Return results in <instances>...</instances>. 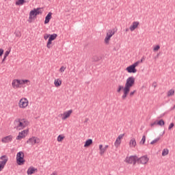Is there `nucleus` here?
Returning a JSON list of instances; mask_svg holds the SVG:
<instances>
[{
    "label": "nucleus",
    "mask_w": 175,
    "mask_h": 175,
    "mask_svg": "<svg viewBox=\"0 0 175 175\" xmlns=\"http://www.w3.org/2000/svg\"><path fill=\"white\" fill-rule=\"evenodd\" d=\"M29 125V121L27 118H18L14 120L13 128L15 131H23Z\"/></svg>",
    "instance_id": "f257e3e1"
},
{
    "label": "nucleus",
    "mask_w": 175,
    "mask_h": 175,
    "mask_svg": "<svg viewBox=\"0 0 175 175\" xmlns=\"http://www.w3.org/2000/svg\"><path fill=\"white\" fill-rule=\"evenodd\" d=\"M31 85V81L29 79H15L12 81V87L14 90H18L21 87H27Z\"/></svg>",
    "instance_id": "f03ea898"
},
{
    "label": "nucleus",
    "mask_w": 175,
    "mask_h": 175,
    "mask_svg": "<svg viewBox=\"0 0 175 175\" xmlns=\"http://www.w3.org/2000/svg\"><path fill=\"white\" fill-rule=\"evenodd\" d=\"M39 14H42V10L40 8H34L31 10L29 14V19L27 20L28 23H33Z\"/></svg>",
    "instance_id": "7ed1b4c3"
},
{
    "label": "nucleus",
    "mask_w": 175,
    "mask_h": 175,
    "mask_svg": "<svg viewBox=\"0 0 175 175\" xmlns=\"http://www.w3.org/2000/svg\"><path fill=\"white\" fill-rule=\"evenodd\" d=\"M18 107L21 109V110L28 109V107H29V100L26 97L21 98L18 101Z\"/></svg>",
    "instance_id": "20e7f679"
},
{
    "label": "nucleus",
    "mask_w": 175,
    "mask_h": 175,
    "mask_svg": "<svg viewBox=\"0 0 175 175\" xmlns=\"http://www.w3.org/2000/svg\"><path fill=\"white\" fill-rule=\"evenodd\" d=\"M142 62H143V59H141V61H137L133 64L127 66L125 69L126 72H127V73H137V69H136V67L139 66Z\"/></svg>",
    "instance_id": "39448f33"
},
{
    "label": "nucleus",
    "mask_w": 175,
    "mask_h": 175,
    "mask_svg": "<svg viewBox=\"0 0 175 175\" xmlns=\"http://www.w3.org/2000/svg\"><path fill=\"white\" fill-rule=\"evenodd\" d=\"M135 81H136V79L133 76L129 77L126 79V82L124 84V87H126V89L127 90V92H131V89L133 85H135Z\"/></svg>",
    "instance_id": "423d86ee"
},
{
    "label": "nucleus",
    "mask_w": 175,
    "mask_h": 175,
    "mask_svg": "<svg viewBox=\"0 0 175 175\" xmlns=\"http://www.w3.org/2000/svg\"><path fill=\"white\" fill-rule=\"evenodd\" d=\"M121 91H123V94L121 96L122 100H126V98H128V95H129V93L125 86H123L122 85H118L116 92L118 94H120Z\"/></svg>",
    "instance_id": "0eeeda50"
},
{
    "label": "nucleus",
    "mask_w": 175,
    "mask_h": 175,
    "mask_svg": "<svg viewBox=\"0 0 175 175\" xmlns=\"http://www.w3.org/2000/svg\"><path fill=\"white\" fill-rule=\"evenodd\" d=\"M114 33H116L114 29H109L107 31L106 36L104 38V44H105V46H109V44H110V41Z\"/></svg>",
    "instance_id": "6e6552de"
},
{
    "label": "nucleus",
    "mask_w": 175,
    "mask_h": 175,
    "mask_svg": "<svg viewBox=\"0 0 175 175\" xmlns=\"http://www.w3.org/2000/svg\"><path fill=\"white\" fill-rule=\"evenodd\" d=\"M24 152L20 151L16 154V163L19 166H22L25 163V159H24Z\"/></svg>",
    "instance_id": "1a4fd4ad"
},
{
    "label": "nucleus",
    "mask_w": 175,
    "mask_h": 175,
    "mask_svg": "<svg viewBox=\"0 0 175 175\" xmlns=\"http://www.w3.org/2000/svg\"><path fill=\"white\" fill-rule=\"evenodd\" d=\"M73 113L72 109L64 111L62 113L59 114V118H61L62 121H66L68 118H70V116Z\"/></svg>",
    "instance_id": "9d476101"
},
{
    "label": "nucleus",
    "mask_w": 175,
    "mask_h": 175,
    "mask_svg": "<svg viewBox=\"0 0 175 175\" xmlns=\"http://www.w3.org/2000/svg\"><path fill=\"white\" fill-rule=\"evenodd\" d=\"M107 148H109V145H103L102 144L98 145V154L100 157H103L106 154Z\"/></svg>",
    "instance_id": "9b49d317"
},
{
    "label": "nucleus",
    "mask_w": 175,
    "mask_h": 175,
    "mask_svg": "<svg viewBox=\"0 0 175 175\" xmlns=\"http://www.w3.org/2000/svg\"><path fill=\"white\" fill-rule=\"evenodd\" d=\"M29 146H35V144H39L40 143V139L38 137H31L27 141Z\"/></svg>",
    "instance_id": "f8f14e48"
},
{
    "label": "nucleus",
    "mask_w": 175,
    "mask_h": 175,
    "mask_svg": "<svg viewBox=\"0 0 175 175\" xmlns=\"http://www.w3.org/2000/svg\"><path fill=\"white\" fill-rule=\"evenodd\" d=\"M0 159L1 160L0 161V172H2L6 165V163H8L9 159L7 155H3L0 157Z\"/></svg>",
    "instance_id": "ddd939ff"
},
{
    "label": "nucleus",
    "mask_w": 175,
    "mask_h": 175,
    "mask_svg": "<svg viewBox=\"0 0 175 175\" xmlns=\"http://www.w3.org/2000/svg\"><path fill=\"white\" fill-rule=\"evenodd\" d=\"M29 132V129H25L21 132L18 133V136H16V139L17 140H21L22 139H25L27 136L28 135V133Z\"/></svg>",
    "instance_id": "4468645a"
},
{
    "label": "nucleus",
    "mask_w": 175,
    "mask_h": 175,
    "mask_svg": "<svg viewBox=\"0 0 175 175\" xmlns=\"http://www.w3.org/2000/svg\"><path fill=\"white\" fill-rule=\"evenodd\" d=\"M137 161L141 165H147V163H148V161H150V158H148V155H144V156L141 157L140 158H137Z\"/></svg>",
    "instance_id": "2eb2a0df"
},
{
    "label": "nucleus",
    "mask_w": 175,
    "mask_h": 175,
    "mask_svg": "<svg viewBox=\"0 0 175 175\" xmlns=\"http://www.w3.org/2000/svg\"><path fill=\"white\" fill-rule=\"evenodd\" d=\"M137 161V156H130V157H127L125 160L124 162H126V163H130L133 165H136V161Z\"/></svg>",
    "instance_id": "dca6fc26"
},
{
    "label": "nucleus",
    "mask_w": 175,
    "mask_h": 175,
    "mask_svg": "<svg viewBox=\"0 0 175 175\" xmlns=\"http://www.w3.org/2000/svg\"><path fill=\"white\" fill-rule=\"evenodd\" d=\"M58 38V34L55 36L54 37L51 36L50 38L48 39V41L46 42V49H52L53 48V41L55 40Z\"/></svg>",
    "instance_id": "f3484780"
},
{
    "label": "nucleus",
    "mask_w": 175,
    "mask_h": 175,
    "mask_svg": "<svg viewBox=\"0 0 175 175\" xmlns=\"http://www.w3.org/2000/svg\"><path fill=\"white\" fill-rule=\"evenodd\" d=\"M124 134H120L118 135V137L116 138L115 142H114V146L116 148H118L120 146H121V142L122 139L124 138Z\"/></svg>",
    "instance_id": "a211bd4d"
},
{
    "label": "nucleus",
    "mask_w": 175,
    "mask_h": 175,
    "mask_svg": "<svg viewBox=\"0 0 175 175\" xmlns=\"http://www.w3.org/2000/svg\"><path fill=\"white\" fill-rule=\"evenodd\" d=\"M11 142H13V135H10L5 137H3L1 139V142L4 144H7L8 143H11Z\"/></svg>",
    "instance_id": "6ab92c4d"
},
{
    "label": "nucleus",
    "mask_w": 175,
    "mask_h": 175,
    "mask_svg": "<svg viewBox=\"0 0 175 175\" xmlns=\"http://www.w3.org/2000/svg\"><path fill=\"white\" fill-rule=\"evenodd\" d=\"M139 25H140V23L139 21H134L129 27V29L131 32H133L135 29H137L139 28Z\"/></svg>",
    "instance_id": "aec40b11"
},
{
    "label": "nucleus",
    "mask_w": 175,
    "mask_h": 175,
    "mask_svg": "<svg viewBox=\"0 0 175 175\" xmlns=\"http://www.w3.org/2000/svg\"><path fill=\"white\" fill-rule=\"evenodd\" d=\"M53 84L56 88H59L62 85V79L59 78L55 79Z\"/></svg>",
    "instance_id": "412c9836"
},
{
    "label": "nucleus",
    "mask_w": 175,
    "mask_h": 175,
    "mask_svg": "<svg viewBox=\"0 0 175 175\" xmlns=\"http://www.w3.org/2000/svg\"><path fill=\"white\" fill-rule=\"evenodd\" d=\"M94 143V142L92 141V139H88L85 142V144L83 145V147L85 148H88V147H90L91 146H92V144Z\"/></svg>",
    "instance_id": "4be33fe9"
},
{
    "label": "nucleus",
    "mask_w": 175,
    "mask_h": 175,
    "mask_svg": "<svg viewBox=\"0 0 175 175\" xmlns=\"http://www.w3.org/2000/svg\"><path fill=\"white\" fill-rule=\"evenodd\" d=\"M29 2V0H16L15 2V5L16 6H23L24 3H27Z\"/></svg>",
    "instance_id": "5701e85b"
},
{
    "label": "nucleus",
    "mask_w": 175,
    "mask_h": 175,
    "mask_svg": "<svg viewBox=\"0 0 175 175\" xmlns=\"http://www.w3.org/2000/svg\"><path fill=\"white\" fill-rule=\"evenodd\" d=\"M136 146H137L136 139L135 138H132L129 141V147L131 148H135V147H136Z\"/></svg>",
    "instance_id": "b1692460"
},
{
    "label": "nucleus",
    "mask_w": 175,
    "mask_h": 175,
    "mask_svg": "<svg viewBox=\"0 0 175 175\" xmlns=\"http://www.w3.org/2000/svg\"><path fill=\"white\" fill-rule=\"evenodd\" d=\"M53 15V13L49 12L46 16L45 17L44 24H49L50 23V20H51V16Z\"/></svg>",
    "instance_id": "393cba45"
},
{
    "label": "nucleus",
    "mask_w": 175,
    "mask_h": 175,
    "mask_svg": "<svg viewBox=\"0 0 175 175\" xmlns=\"http://www.w3.org/2000/svg\"><path fill=\"white\" fill-rule=\"evenodd\" d=\"M36 171V169L35 167H30L28 168L27 173L28 175H31V174H33V173H35Z\"/></svg>",
    "instance_id": "a878e982"
},
{
    "label": "nucleus",
    "mask_w": 175,
    "mask_h": 175,
    "mask_svg": "<svg viewBox=\"0 0 175 175\" xmlns=\"http://www.w3.org/2000/svg\"><path fill=\"white\" fill-rule=\"evenodd\" d=\"M57 35V33H53V34H49V33H45L44 35V40H47V39H50L52 37L56 36Z\"/></svg>",
    "instance_id": "bb28decb"
},
{
    "label": "nucleus",
    "mask_w": 175,
    "mask_h": 175,
    "mask_svg": "<svg viewBox=\"0 0 175 175\" xmlns=\"http://www.w3.org/2000/svg\"><path fill=\"white\" fill-rule=\"evenodd\" d=\"M65 139V135H59L57 137V142L58 143H62V142H64V139Z\"/></svg>",
    "instance_id": "cd10ccee"
},
{
    "label": "nucleus",
    "mask_w": 175,
    "mask_h": 175,
    "mask_svg": "<svg viewBox=\"0 0 175 175\" xmlns=\"http://www.w3.org/2000/svg\"><path fill=\"white\" fill-rule=\"evenodd\" d=\"M166 155H169V149L164 148L162 151V157H166Z\"/></svg>",
    "instance_id": "c85d7f7f"
},
{
    "label": "nucleus",
    "mask_w": 175,
    "mask_h": 175,
    "mask_svg": "<svg viewBox=\"0 0 175 175\" xmlns=\"http://www.w3.org/2000/svg\"><path fill=\"white\" fill-rule=\"evenodd\" d=\"M159 140H161V137H158L157 138L153 139L150 142V144H152V145L157 144V143H158V142H159Z\"/></svg>",
    "instance_id": "c756f323"
},
{
    "label": "nucleus",
    "mask_w": 175,
    "mask_h": 175,
    "mask_svg": "<svg viewBox=\"0 0 175 175\" xmlns=\"http://www.w3.org/2000/svg\"><path fill=\"white\" fill-rule=\"evenodd\" d=\"M174 95V90L171 89L167 93V96H173Z\"/></svg>",
    "instance_id": "7c9ffc66"
},
{
    "label": "nucleus",
    "mask_w": 175,
    "mask_h": 175,
    "mask_svg": "<svg viewBox=\"0 0 175 175\" xmlns=\"http://www.w3.org/2000/svg\"><path fill=\"white\" fill-rule=\"evenodd\" d=\"M157 122V125H159V126H163V125H165V121L162 119L158 120Z\"/></svg>",
    "instance_id": "2f4dec72"
},
{
    "label": "nucleus",
    "mask_w": 175,
    "mask_h": 175,
    "mask_svg": "<svg viewBox=\"0 0 175 175\" xmlns=\"http://www.w3.org/2000/svg\"><path fill=\"white\" fill-rule=\"evenodd\" d=\"M144 143H146V135H143L142 140L139 142V144L143 146Z\"/></svg>",
    "instance_id": "473e14b6"
},
{
    "label": "nucleus",
    "mask_w": 175,
    "mask_h": 175,
    "mask_svg": "<svg viewBox=\"0 0 175 175\" xmlns=\"http://www.w3.org/2000/svg\"><path fill=\"white\" fill-rule=\"evenodd\" d=\"M159 49H161V46L155 45V46H153V51L154 53H157V51H159Z\"/></svg>",
    "instance_id": "72a5a7b5"
},
{
    "label": "nucleus",
    "mask_w": 175,
    "mask_h": 175,
    "mask_svg": "<svg viewBox=\"0 0 175 175\" xmlns=\"http://www.w3.org/2000/svg\"><path fill=\"white\" fill-rule=\"evenodd\" d=\"M93 61H94L95 62H97L98 61H100V57H98V56H94L92 57Z\"/></svg>",
    "instance_id": "f704fd0d"
},
{
    "label": "nucleus",
    "mask_w": 175,
    "mask_h": 175,
    "mask_svg": "<svg viewBox=\"0 0 175 175\" xmlns=\"http://www.w3.org/2000/svg\"><path fill=\"white\" fill-rule=\"evenodd\" d=\"M66 69V67L62 66L59 68V72H60V73H64V72H65Z\"/></svg>",
    "instance_id": "c9c22d12"
},
{
    "label": "nucleus",
    "mask_w": 175,
    "mask_h": 175,
    "mask_svg": "<svg viewBox=\"0 0 175 175\" xmlns=\"http://www.w3.org/2000/svg\"><path fill=\"white\" fill-rule=\"evenodd\" d=\"M135 94H136V90L129 92V95L130 97H132L135 95Z\"/></svg>",
    "instance_id": "e433bc0d"
},
{
    "label": "nucleus",
    "mask_w": 175,
    "mask_h": 175,
    "mask_svg": "<svg viewBox=\"0 0 175 175\" xmlns=\"http://www.w3.org/2000/svg\"><path fill=\"white\" fill-rule=\"evenodd\" d=\"M15 36H16V38H21V32H20L19 31H16L15 32Z\"/></svg>",
    "instance_id": "4c0bfd02"
},
{
    "label": "nucleus",
    "mask_w": 175,
    "mask_h": 175,
    "mask_svg": "<svg viewBox=\"0 0 175 175\" xmlns=\"http://www.w3.org/2000/svg\"><path fill=\"white\" fill-rule=\"evenodd\" d=\"M9 54H10V50L5 51V54H4L5 58H7V57L9 55Z\"/></svg>",
    "instance_id": "58836bf2"
},
{
    "label": "nucleus",
    "mask_w": 175,
    "mask_h": 175,
    "mask_svg": "<svg viewBox=\"0 0 175 175\" xmlns=\"http://www.w3.org/2000/svg\"><path fill=\"white\" fill-rule=\"evenodd\" d=\"M173 126H174V123H171L169 125L168 129L170 131V129H172V128H173Z\"/></svg>",
    "instance_id": "ea45409f"
},
{
    "label": "nucleus",
    "mask_w": 175,
    "mask_h": 175,
    "mask_svg": "<svg viewBox=\"0 0 175 175\" xmlns=\"http://www.w3.org/2000/svg\"><path fill=\"white\" fill-rule=\"evenodd\" d=\"M157 121H155V122H152V123H150V126H151V128H152L154 125H157Z\"/></svg>",
    "instance_id": "a19ab883"
},
{
    "label": "nucleus",
    "mask_w": 175,
    "mask_h": 175,
    "mask_svg": "<svg viewBox=\"0 0 175 175\" xmlns=\"http://www.w3.org/2000/svg\"><path fill=\"white\" fill-rule=\"evenodd\" d=\"M3 55V49H0V57H2Z\"/></svg>",
    "instance_id": "79ce46f5"
},
{
    "label": "nucleus",
    "mask_w": 175,
    "mask_h": 175,
    "mask_svg": "<svg viewBox=\"0 0 175 175\" xmlns=\"http://www.w3.org/2000/svg\"><path fill=\"white\" fill-rule=\"evenodd\" d=\"M120 47H121V44H119L118 45V48L117 49H114L115 51H117L118 50H119Z\"/></svg>",
    "instance_id": "37998d69"
},
{
    "label": "nucleus",
    "mask_w": 175,
    "mask_h": 175,
    "mask_svg": "<svg viewBox=\"0 0 175 175\" xmlns=\"http://www.w3.org/2000/svg\"><path fill=\"white\" fill-rule=\"evenodd\" d=\"M51 175H57V172H53Z\"/></svg>",
    "instance_id": "c03bdc74"
},
{
    "label": "nucleus",
    "mask_w": 175,
    "mask_h": 175,
    "mask_svg": "<svg viewBox=\"0 0 175 175\" xmlns=\"http://www.w3.org/2000/svg\"><path fill=\"white\" fill-rule=\"evenodd\" d=\"M6 59V57H5V56H4V57H3V60H2V62H4V61Z\"/></svg>",
    "instance_id": "a18cd8bd"
},
{
    "label": "nucleus",
    "mask_w": 175,
    "mask_h": 175,
    "mask_svg": "<svg viewBox=\"0 0 175 175\" xmlns=\"http://www.w3.org/2000/svg\"><path fill=\"white\" fill-rule=\"evenodd\" d=\"M154 87H157V83H153Z\"/></svg>",
    "instance_id": "49530a36"
}]
</instances>
